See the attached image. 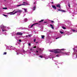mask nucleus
<instances>
[{
  "instance_id": "obj_17",
  "label": "nucleus",
  "mask_w": 77,
  "mask_h": 77,
  "mask_svg": "<svg viewBox=\"0 0 77 77\" xmlns=\"http://www.w3.org/2000/svg\"><path fill=\"white\" fill-rule=\"evenodd\" d=\"M62 28H63V29H66V28L64 26H62Z\"/></svg>"
},
{
  "instance_id": "obj_41",
  "label": "nucleus",
  "mask_w": 77,
  "mask_h": 77,
  "mask_svg": "<svg viewBox=\"0 0 77 77\" xmlns=\"http://www.w3.org/2000/svg\"><path fill=\"white\" fill-rule=\"evenodd\" d=\"M53 3H54V2H52V4H53Z\"/></svg>"
},
{
  "instance_id": "obj_8",
  "label": "nucleus",
  "mask_w": 77,
  "mask_h": 77,
  "mask_svg": "<svg viewBox=\"0 0 77 77\" xmlns=\"http://www.w3.org/2000/svg\"><path fill=\"white\" fill-rule=\"evenodd\" d=\"M17 12H18L20 13L21 12H22V11L20 10H17Z\"/></svg>"
},
{
  "instance_id": "obj_40",
  "label": "nucleus",
  "mask_w": 77,
  "mask_h": 77,
  "mask_svg": "<svg viewBox=\"0 0 77 77\" xmlns=\"http://www.w3.org/2000/svg\"><path fill=\"white\" fill-rule=\"evenodd\" d=\"M36 53H38V51H36Z\"/></svg>"
},
{
  "instance_id": "obj_9",
  "label": "nucleus",
  "mask_w": 77,
  "mask_h": 77,
  "mask_svg": "<svg viewBox=\"0 0 77 77\" xmlns=\"http://www.w3.org/2000/svg\"><path fill=\"white\" fill-rule=\"evenodd\" d=\"M23 3H24V4H24V5H28V3H26L25 2H23Z\"/></svg>"
},
{
  "instance_id": "obj_37",
  "label": "nucleus",
  "mask_w": 77,
  "mask_h": 77,
  "mask_svg": "<svg viewBox=\"0 0 77 77\" xmlns=\"http://www.w3.org/2000/svg\"><path fill=\"white\" fill-rule=\"evenodd\" d=\"M29 46H30V45H31V44H30V43H29Z\"/></svg>"
},
{
  "instance_id": "obj_48",
  "label": "nucleus",
  "mask_w": 77,
  "mask_h": 77,
  "mask_svg": "<svg viewBox=\"0 0 77 77\" xmlns=\"http://www.w3.org/2000/svg\"><path fill=\"white\" fill-rule=\"evenodd\" d=\"M34 4H35V2H34Z\"/></svg>"
},
{
  "instance_id": "obj_35",
  "label": "nucleus",
  "mask_w": 77,
  "mask_h": 77,
  "mask_svg": "<svg viewBox=\"0 0 77 77\" xmlns=\"http://www.w3.org/2000/svg\"><path fill=\"white\" fill-rule=\"evenodd\" d=\"M36 41V39H34V42H35Z\"/></svg>"
},
{
  "instance_id": "obj_1",
  "label": "nucleus",
  "mask_w": 77,
  "mask_h": 77,
  "mask_svg": "<svg viewBox=\"0 0 77 77\" xmlns=\"http://www.w3.org/2000/svg\"><path fill=\"white\" fill-rule=\"evenodd\" d=\"M58 49H54L53 51H52V52H54V53L57 54V53H60L61 52V51H57V50Z\"/></svg>"
},
{
  "instance_id": "obj_38",
  "label": "nucleus",
  "mask_w": 77,
  "mask_h": 77,
  "mask_svg": "<svg viewBox=\"0 0 77 77\" xmlns=\"http://www.w3.org/2000/svg\"><path fill=\"white\" fill-rule=\"evenodd\" d=\"M47 23V22H44V23Z\"/></svg>"
},
{
  "instance_id": "obj_14",
  "label": "nucleus",
  "mask_w": 77,
  "mask_h": 77,
  "mask_svg": "<svg viewBox=\"0 0 77 77\" xmlns=\"http://www.w3.org/2000/svg\"><path fill=\"white\" fill-rule=\"evenodd\" d=\"M3 9H8V8H3Z\"/></svg>"
},
{
  "instance_id": "obj_47",
  "label": "nucleus",
  "mask_w": 77,
  "mask_h": 77,
  "mask_svg": "<svg viewBox=\"0 0 77 77\" xmlns=\"http://www.w3.org/2000/svg\"><path fill=\"white\" fill-rule=\"evenodd\" d=\"M30 50H32V49H31Z\"/></svg>"
},
{
  "instance_id": "obj_13",
  "label": "nucleus",
  "mask_w": 77,
  "mask_h": 77,
  "mask_svg": "<svg viewBox=\"0 0 77 77\" xmlns=\"http://www.w3.org/2000/svg\"><path fill=\"white\" fill-rule=\"evenodd\" d=\"M45 37V36L42 35V39H44V37Z\"/></svg>"
},
{
  "instance_id": "obj_44",
  "label": "nucleus",
  "mask_w": 77,
  "mask_h": 77,
  "mask_svg": "<svg viewBox=\"0 0 77 77\" xmlns=\"http://www.w3.org/2000/svg\"><path fill=\"white\" fill-rule=\"evenodd\" d=\"M76 58H77V55H76Z\"/></svg>"
},
{
  "instance_id": "obj_2",
  "label": "nucleus",
  "mask_w": 77,
  "mask_h": 77,
  "mask_svg": "<svg viewBox=\"0 0 77 77\" xmlns=\"http://www.w3.org/2000/svg\"><path fill=\"white\" fill-rule=\"evenodd\" d=\"M1 29L2 30V32H5V31H6V30L4 29V28H6V26H4V25H2L1 26Z\"/></svg>"
},
{
  "instance_id": "obj_36",
  "label": "nucleus",
  "mask_w": 77,
  "mask_h": 77,
  "mask_svg": "<svg viewBox=\"0 0 77 77\" xmlns=\"http://www.w3.org/2000/svg\"><path fill=\"white\" fill-rule=\"evenodd\" d=\"M60 50V51H61V50H64V49H61Z\"/></svg>"
},
{
  "instance_id": "obj_3",
  "label": "nucleus",
  "mask_w": 77,
  "mask_h": 77,
  "mask_svg": "<svg viewBox=\"0 0 77 77\" xmlns=\"http://www.w3.org/2000/svg\"><path fill=\"white\" fill-rule=\"evenodd\" d=\"M23 35V33H21V32H18L16 34V35Z\"/></svg>"
},
{
  "instance_id": "obj_34",
  "label": "nucleus",
  "mask_w": 77,
  "mask_h": 77,
  "mask_svg": "<svg viewBox=\"0 0 77 77\" xmlns=\"http://www.w3.org/2000/svg\"><path fill=\"white\" fill-rule=\"evenodd\" d=\"M39 50H40V51H42V50H41V49L39 48Z\"/></svg>"
},
{
  "instance_id": "obj_25",
  "label": "nucleus",
  "mask_w": 77,
  "mask_h": 77,
  "mask_svg": "<svg viewBox=\"0 0 77 77\" xmlns=\"http://www.w3.org/2000/svg\"><path fill=\"white\" fill-rule=\"evenodd\" d=\"M34 25H35L34 24H32V25L31 26V27H33V26H34Z\"/></svg>"
},
{
  "instance_id": "obj_45",
  "label": "nucleus",
  "mask_w": 77,
  "mask_h": 77,
  "mask_svg": "<svg viewBox=\"0 0 77 77\" xmlns=\"http://www.w3.org/2000/svg\"><path fill=\"white\" fill-rule=\"evenodd\" d=\"M37 43H38V42H36V44H37Z\"/></svg>"
},
{
  "instance_id": "obj_42",
  "label": "nucleus",
  "mask_w": 77,
  "mask_h": 77,
  "mask_svg": "<svg viewBox=\"0 0 77 77\" xmlns=\"http://www.w3.org/2000/svg\"><path fill=\"white\" fill-rule=\"evenodd\" d=\"M73 50H74V51H75V48H73Z\"/></svg>"
},
{
  "instance_id": "obj_10",
  "label": "nucleus",
  "mask_w": 77,
  "mask_h": 77,
  "mask_svg": "<svg viewBox=\"0 0 77 77\" xmlns=\"http://www.w3.org/2000/svg\"><path fill=\"white\" fill-rule=\"evenodd\" d=\"M18 12V11H17L15 12H14V13L13 14H11V15H14V14H16V13H17Z\"/></svg>"
},
{
  "instance_id": "obj_4",
  "label": "nucleus",
  "mask_w": 77,
  "mask_h": 77,
  "mask_svg": "<svg viewBox=\"0 0 77 77\" xmlns=\"http://www.w3.org/2000/svg\"><path fill=\"white\" fill-rule=\"evenodd\" d=\"M52 6L53 8V9H54L55 10H56V6H55V5H52Z\"/></svg>"
},
{
  "instance_id": "obj_46",
  "label": "nucleus",
  "mask_w": 77,
  "mask_h": 77,
  "mask_svg": "<svg viewBox=\"0 0 77 77\" xmlns=\"http://www.w3.org/2000/svg\"><path fill=\"white\" fill-rule=\"evenodd\" d=\"M59 56V55H57L56 56L57 57V56Z\"/></svg>"
},
{
  "instance_id": "obj_26",
  "label": "nucleus",
  "mask_w": 77,
  "mask_h": 77,
  "mask_svg": "<svg viewBox=\"0 0 77 77\" xmlns=\"http://www.w3.org/2000/svg\"><path fill=\"white\" fill-rule=\"evenodd\" d=\"M58 11H62V10H60V9H58Z\"/></svg>"
},
{
  "instance_id": "obj_23",
  "label": "nucleus",
  "mask_w": 77,
  "mask_h": 77,
  "mask_svg": "<svg viewBox=\"0 0 77 77\" xmlns=\"http://www.w3.org/2000/svg\"><path fill=\"white\" fill-rule=\"evenodd\" d=\"M61 12H66V11L64 10H62Z\"/></svg>"
},
{
  "instance_id": "obj_24",
  "label": "nucleus",
  "mask_w": 77,
  "mask_h": 77,
  "mask_svg": "<svg viewBox=\"0 0 77 77\" xmlns=\"http://www.w3.org/2000/svg\"><path fill=\"white\" fill-rule=\"evenodd\" d=\"M64 54H65V55H68V54L67 53H64Z\"/></svg>"
},
{
  "instance_id": "obj_19",
  "label": "nucleus",
  "mask_w": 77,
  "mask_h": 77,
  "mask_svg": "<svg viewBox=\"0 0 77 77\" xmlns=\"http://www.w3.org/2000/svg\"><path fill=\"white\" fill-rule=\"evenodd\" d=\"M24 11H25V12H27V9L24 8Z\"/></svg>"
},
{
  "instance_id": "obj_11",
  "label": "nucleus",
  "mask_w": 77,
  "mask_h": 77,
  "mask_svg": "<svg viewBox=\"0 0 77 77\" xmlns=\"http://www.w3.org/2000/svg\"><path fill=\"white\" fill-rule=\"evenodd\" d=\"M22 5H24V4H22L21 5H17V6H22Z\"/></svg>"
},
{
  "instance_id": "obj_7",
  "label": "nucleus",
  "mask_w": 77,
  "mask_h": 77,
  "mask_svg": "<svg viewBox=\"0 0 77 77\" xmlns=\"http://www.w3.org/2000/svg\"><path fill=\"white\" fill-rule=\"evenodd\" d=\"M36 6H34V7H33V11H35V9H36Z\"/></svg>"
},
{
  "instance_id": "obj_29",
  "label": "nucleus",
  "mask_w": 77,
  "mask_h": 77,
  "mask_svg": "<svg viewBox=\"0 0 77 77\" xmlns=\"http://www.w3.org/2000/svg\"><path fill=\"white\" fill-rule=\"evenodd\" d=\"M7 53L6 52H5L4 53V54H6Z\"/></svg>"
},
{
  "instance_id": "obj_33",
  "label": "nucleus",
  "mask_w": 77,
  "mask_h": 77,
  "mask_svg": "<svg viewBox=\"0 0 77 77\" xmlns=\"http://www.w3.org/2000/svg\"><path fill=\"white\" fill-rule=\"evenodd\" d=\"M19 42H21V39H20V40H19Z\"/></svg>"
},
{
  "instance_id": "obj_5",
  "label": "nucleus",
  "mask_w": 77,
  "mask_h": 77,
  "mask_svg": "<svg viewBox=\"0 0 77 77\" xmlns=\"http://www.w3.org/2000/svg\"><path fill=\"white\" fill-rule=\"evenodd\" d=\"M57 7L58 8H60V5L59 4H57L56 5Z\"/></svg>"
},
{
  "instance_id": "obj_16",
  "label": "nucleus",
  "mask_w": 77,
  "mask_h": 77,
  "mask_svg": "<svg viewBox=\"0 0 77 77\" xmlns=\"http://www.w3.org/2000/svg\"><path fill=\"white\" fill-rule=\"evenodd\" d=\"M24 21H27V18H25V19H24Z\"/></svg>"
},
{
  "instance_id": "obj_18",
  "label": "nucleus",
  "mask_w": 77,
  "mask_h": 77,
  "mask_svg": "<svg viewBox=\"0 0 77 77\" xmlns=\"http://www.w3.org/2000/svg\"><path fill=\"white\" fill-rule=\"evenodd\" d=\"M60 33H61V34H63V32L62 31H60Z\"/></svg>"
},
{
  "instance_id": "obj_31",
  "label": "nucleus",
  "mask_w": 77,
  "mask_h": 77,
  "mask_svg": "<svg viewBox=\"0 0 77 77\" xmlns=\"http://www.w3.org/2000/svg\"><path fill=\"white\" fill-rule=\"evenodd\" d=\"M59 37L56 38L55 39H59Z\"/></svg>"
},
{
  "instance_id": "obj_15",
  "label": "nucleus",
  "mask_w": 77,
  "mask_h": 77,
  "mask_svg": "<svg viewBox=\"0 0 77 77\" xmlns=\"http://www.w3.org/2000/svg\"><path fill=\"white\" fill-rule=\"evenodd\" d=\"M14 11H13L12 12H10V13H8V14H13V13H14Z\"/></svg>"
},
{
  "instance_id": "obj_22",
  "label": "nucleus",
  "mask_w": 77,
  "mask_h": 77,
  "mask_svg": "<svg viewBox=\"0 0 77 77\" xmlns=\"http://www.w3.org/2000/svg\"><path fill=\"white\" fill-rule=\"evenodd\" d=\"M51 21L52 23H54V22L53 20H51Z\"/></svg>"
},
{
  "instance_id": "obj_28",
  "label": "nucleus",
  "mask_w": 77,
  "mask_h": 77,
  "mask_svg": "<svg viewBox=\"0 0 77 77\" xmlns=\"http://www.w3.org/2000/svg\"><path fill=\"white\" fill-rule=\"evenodd\" d=\"M40 57L41 58H42V57H43V56H40Z\"/></svg>"
},
{
  "instance_id": "obj_27",
  "label": "nucleus",
  "mask_w": 77,
  "mask_h": 77,
  "mask_svg": "<svg viewBox=\"0 0 77 77\" xmlns=\"http://www.w3.org/2000/svg\"><path fill=\"white\" fill-rule=\"evenodd\" d=\"M68 6L69 7V8H71V6H70V4H69Z\"/></svg>"
},
{
  "instance_id": "obj_43",
  "label": "nucleus",
  "mask_w": 77,
  "mask_h": 77,
  "mask_svg": "<svg viewBox=\"0 0 77 77\" xmlns=\"http://www.w3.org/2000/svg\"><path fill=\"white\" fill-rule=\"evenodd\" d=\"M36 55H37V56H38V54H36Z\"/></svg>"
},
{
  "instance_id": "obj_12",
  "label": "nucleus",
  "mask_w": 77,
  "mask_h": 77,
  "mask_svg": "<svg viewBox=\"0 0 77 77\" xmlns=\"http://www.w3.org/2000/svg\"><path fill=\"white\" fill-rule=\"evenodd\" d=\"M44 21V20H41L39 21V23H41V22H42L43 21Z\"/></svg>"
},
{
  "instance_id": "obj_49",
  "label": "nucleus",
  "mask_w": 77,
  "mask_h": 77,
  "mask_svg": "<svg viewBox=\"0 0 77 77\" xmlns=\"http://www.w3.org/2000/svg\"><path fill=\"white\" fill-rule=\"evenodd\" d=\"M27 36H28L27 35H26V37H27Z\"/></svg>"
},
{
  "instance_id": "obj_30",
  "label": "nucleus",
  "mask_w": 77,
  "mask_h": 77,
  "mask_svg": "<svg viewBox=\"0 0 77 77\" xmlns=\"http://www.w3.org/2000/svg\"><path fill=\"white\" fill-rule=\"evenodd\" d=\"M33 48H36V46H35V47H33Z\"/></svg>"
},
{
  "instance_id": "obj_20",
  "label": "nucleus",
  "mask_w": 77,
  "mask_h": 77,
  "mask_svg": "<svg viewBox=\"0 0 77 77\" xmlns=\"http://www.w3.org/2000/svg\"><path fill=\"white\" fill-rule=\"evenodd\" d=\"M72 30L73 32H75V30L74 29H72Z\"/></svg>"
},
{
  "instance_id": "obj_39",
  "label": "nucleus",
  "mask_w": 77,
  "mask_h": 77,
  "mask_svg": "<svg viewBox=\"0 0 77 77\" xmlns=\"http://www.w3.org/2000/svg\"><path fill=\"white\" fill-rule=\"evenodd\" d=\"M28 36H29V37H30V36H31L30 35H28Z\"/></svg>"
},
{
  "instance_id": "obj_32",
  "label": "nucleus",
  "mask_w": 77,
  "mask_h": 77,
  "mask_svg": "<svg viewBox=\"0 0 77 77\" xmlns=\"http://www.w3.org/2000/svg\"><path fill=\"white\" fill-rule=\"evenodd\" d=\"M34 25H35L36 24H38V23H35L34 24Z\"/></svg>"
},
{
  "instance_id": "obj_21",
  "label": "nucleus",
  "mask_w": 77,
  "mask_h": 77,
  "mask_svg": "<svg viewBox=\"0 0 77 77\" xmlns=\"http://www.w3.org/2000/svg\"><path fill=\"white\" fill-rule=\"evenodd\" d=\"M3 15H4V16H5V17H8V15L3 14Z\"/></svg>"
},
{
  "instance_id": "obj_6",
  "label": "nucleus",
  "mask_w": 77,
  "mask_h": 77,
  "mask_svg": "<svg viewBox=\"0 0 77 77\" xmlns=\"http://www.w3.org/2000/svg\"><path fill=\"white\" fill-rule=\"evenodd\" d=\"M50 26H51V28H52V29H54V27H53V25H52V24H50Z\"/></svg>"
}]
</instances>
